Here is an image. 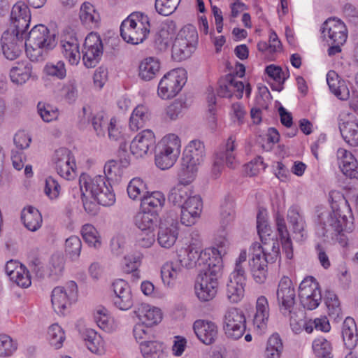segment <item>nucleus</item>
<instances>
[{"mask_svg": "<svg viewBox=\"0 0 358 358\" xmlns=\"http://www.w3.org/2000/svg\"><path fill=\"white\" fill-rule=\"evenodd\" d=\"M150 27V18L147 15L134 12L122 22L120 35L125 42L138 45L148 38Z\"/></svg>", "mask_w": 358, "mask_h": 358, "instance_id": "423d86ee", "label": "nucleus"}, {"mask_svg": "<svg viewBox=\"0 0 358 358\" xmlns=\"http://www.w3.org/2000/svg\"><path fill=\"white\" fill-rule=\"evenodd\" d=\"M55 45V34L50 33L45 25L38 24L29 32L25 41L26 54L31 61H41L48 51Z\"/></svg>", "mask_w": 358, "mask_h": 358, "instance_id": "20e7f679", "label": "nucleus"}, {"mask_svg": "<svg viewBox=\"0 0 358 358\" xmlns=\"http://www.w3.org/2000/svg\"><path fill=\"white\" fill-rule=\"evenodd\" d=\"M87 348L93 353L102 354L105 351V343L102 337L92 329H86L83 334Z\"/></svg>", "mask_w": 358, "mask_h": 358, "instance_id": "37998d69", "label": "nucleus"}, {"mask_svg": "<svg viewBox=\"0 0 358 358\" xmlns=\"http://www.w3.org/2000/svg\"><path fill=\"white\" fill-rule=\"evenodd\" d=\"M283 350L282 341L278 334L270 336L265 351L266 358H280Z\"/></svg>", "mask_w": 358, "mask_h": 358, "instance_id": "6e6d98bb", "label": "nucleus"}, {"mask_svg": "<svg viewBox=\"0 0 358 358\" xmlns=\"http://www.w3.org/2000/svg\"><path fill=\"white\" fill-rule=\"evenodd\" d=\"M5 271L10 280L21 287H28L31 280L26 268L14 260L7 262Z\"/></svg>", "mask_w": 358, "mask_h": 358, "instance_id": "a878e982", "label": "nucleus"}, {"mask_svg": "<svg viewBox=\"0 0 358 358\" xmlns=\"http://www.w3.org/2000/svg\"><path fill=\"white\" fill-rule=\"evenodd\" d=\"M327 82L332 93L339 99L346 100L349 98L350 92L343 81L339 80L338 74L334 71H329L327 75Z\"/></svg>", "mask_w": 358, "mask_h": 358, "instance_id": "79ce46f5", "label": "nucleus"}, {"mask_svg": "<svg viewBox=\"0 0 358 358\" xmlns=\"http://www.w3.org/2000/svg\"><path fill=\"white\" fill-rule=\"evenodd\" d=\"M322 34L327 43L344 44L348 38V29L345 23L336 17L329 18L323 23Z\"/></svg>", "mask_w": 358, "mask_h": 358, "instance_id": "a211bd4d", "label": "nucleus"}, {"mask_svg": "<svg viewBox=\"0 0 358 358\" xmlns=\"http://www.w3.org/2000/svg\"><path fill=\"white\" fill-rule=\"evenodd\" d=\"M198 42V34L196 28L187 24L178 33L172 46V57L181 61L190 57L194 51Z\"/></svg>", "mask_w": 358, "mask_h": 358, "instance_id": "1a4fd4ad", "label": "nucleus"}, {"mask_svg": "<svg viewBox=\"0 0 358 358\" xmlns=\"http://www.w3.org/2000/svg\"><path fill=\"white\" fill-rule=\"evenodd\" d=\"M114 296L113 303L114 306L121 310L130 309L134 303L130 286L122 279L115 280L113 285Z\"/></svg>", "mask_w": 358, "mask_h": 358, "instance_id": "4be33fe9", "label": "nucleus"}, {"mask_svg": "<svg viewBox=\"0 0 358 358\" xmlns=\"http://www.w3.org/2000/svg\"><path fill=\"white\" fill-rule=\"evenodd\" d=\"M193 329L199 341L206 345L213 343L218 336L217 324L209 320H196L194 322Z\"/></svg>", "mask_w": 358, "mask_h": 358, "instance_id": "393cba45", "label": "nucleus"}, {"mask_svg": "<svg viewBox=\"0 0 358 358\" xmlns=\"http://www.w3.org/2000/svg\"><path fill=\"white\" fill-rule=\"evenodd\" d=\"M275 222L277 231L282 241V249L287 258L291 259L293 257L292 243L284 217L279 212L275 215Z\"/></svg>", "mask_w": 358, "mask_h": 358, "instance_id": "f704fd0d", "label": "nucleus"}, {"mask_svg": "<svg viewBox=\"0 0 358 358\" xmlns=\"http://www.w3.org/2000/svg\"><path fill=\"white\" fill-rule=\"evenodd\" d=\"M203 203L198 195L189 198L180 207V222L185 226L194 225L199 219L202 211Z\"/></svg>", "mask_w": 358, "mask_h": 358, "instance_id": "5701e85b", "label": "nucleus"}, {"mask_svg": "<svg viewBox=\"0 0 358 358\" xmlns=\"http://www.w3.org/2000/svg\"><path fill=\"white\" fill-rule=\"evenodd\" d=\"M141 352L145 358H166L167 353L163 343L150 340L142 341L141 343Z\"/></svg>", "mask_w": 358, "mask_h": 358, "instance_id": "ea45409f", "label": "nucleus"}, {"mask_svg": "<svg viewBox=\"0 0 358 358\" xmlns=\"http://www.w3.org/2000/svg\"><path fill=\"white\" fill-rule=\"evenodd\" d=\"M48 340L55 349L62 348L65 340L64 331L57 324L51 325L48 331Z\"/></svg>", "mask_w": 358, "mask_h": 358, "instance_id": "13d9d810", "label": "nucleus"}, {"mask_svg": "<svg viewBox=\"0 0 358 358\" xmlns=\"http://www.w3.org/2000/svg\"><path fill=\"white\" fill-rule=\"evenodd\" d=\"M354 218L348 201L334 204L332 211H324L319 215V221L326 233L329 234L342 247L348 245V234L355 229Z\"/></svg>", "mask_w": 358, "mask_h": 358, "instance_id": "f257e3e1", "label": "nucleus"}, {"mask_svg": "<svg viewBox=\"0 0 358 358\" xmlns=\"http://www.w3.org/2000/svg\"><path fill=\"white\" fill-rule=\"evenodd\" d=\"M156 137L151 129L139 132L130 143V151L136 157H143L155 148Z\"/></svg>", "mask_w": 358, "mask_h": 358, "instance_id": "6ab92c4d", "label": "nucleus"}, {"mask_svg": "<svg viewBox=\"0 0 358 358\" xmlns=\"http://www.w3.org/2000/svg\"><path fill=\"white\" fill-rule=\"evenodd\" d=\"M246 276L245 270L234 269L229 276L226 294L232 303L240 301L244 296Z\"/></svg>", "mask_w": 358, "mask_h": 358, "instance_id": "aec40b11", "label": "nucleus"}, {"mask_svg": "<svg viewBox=\"0 0 358 358\" xmlns=\"http://www.w3.org/2000/svg\"><path fill=\"white\" fill-rule=\"evenodd\" d=\"M261 246L259 243H254L250 248V266L254 280L263 284L266 280L268 264L275 262L280 254L279 244L271 242Z\"/></svg>", "mask_w": 358, "mask_h": 358, "instance_id": "f03ea898", "label": "nucleus"}, {"mask_svg": "<svg viewBox=\"0 0 358 358\" xmlns=\"http://www.w3.org/2000/svg\"><path fill=\"white\" fill-rule=\"evenodd\" d=\"M315 355L319 358H333L331 343L323 337L315 338L312 345Z\"/></svg>", "mask_w": 358, "mask_h": 358, "instance_id": "864d4df0", "label": "nucleus"}, {"mask_svg": "<svg viewBox=\"0 0 358 358\" xmlns=\"http://www.w3.org/2000/svg\"><path fill=\"white\" fill-rule=\"evenodd\" d=\"M134 312L141 323L150 327L158 324L162 318L159 308L147 303L137 306Z\"/></svg>", "mask_w": 358, "mask_h": 358, "instance_id": "c85d7f7f", "label": "nucleus"}, {"mask_svg": "<svg viewBox=\"0 0 358 358\" xmlns=\"http://www.w3.org/2000/svg\"><path fill=\"white\" fill-rule=\"evenodd\" d=\"M165 196L159 191L148 192L141 199L140 209L156 213L162 209L165 203Z\"/></svg>", "mask_w": 358, "mask_h": 358, "instance_id": "72a5a7b5", "label": "nucleus"}, {"mask_svg": "<svg viewBox=\"0 0 358 358\" xmlns=\"http://www.w3.org/2000/svg\"><path fill=\"white\" fill-rule=\"evenodd\" d=\"M151 113L148 108L144 105L137 106L133 110L129 122L132 131H138L144 127L150 121Z\"/></svg>", "mask_w": 358, "mask_h": 358, "instance_id": "58836bf2", "label": "nucleus"}, {"mask_svg": "<svg viewBox=\"0 0 358 358\" xmlns=\"http://www.w3.org/2000/svg\"><path fill=\"white\" fill-rule=\"evenodd\" d=\"M257 231L261 238V246H264L265 244H271V242L278 243L271 237L272 229L268 224L266 213L260 211L257 215Z\"/></svg>", "mask_w": 358, "mask_h": 358, "instance_id": "8fccbe9b", "label": "nucleus"}, {"mask_svg": "<svg viewBox=\"0 0 358 358\" xmlns=\"http://www.w3.org/2000/svg\"><path fill=\"white\" fill-rule=\"evenodd\" d=\"M31 14L28 6L22 1L17 2L12 8L10 21L12 29L24 33L29 26Z\"/></svg>", "mask_w": 358, "mask_h": 358, "instance_id": "b1692460", "label": "nucleus"}, {"mask_svg": "<svg viewBox=\"0 0 358 358\" xmlns=\"http://www.w3.org/2000/svg\"><path fill=\"white\" fill-rule=\"evenodd\" d=\"M237 146L236 138L231 135L224 143L221 150L215 153L224 160V163L230 169H235L238 165L236 152Z\"/></svg>", "mask_w": 358, "mask_h": 358, "instance_id": "473e14b6", "label": "nucleus"}, {"mask_svg": "<svg viewBox=\"0 0 358 358\" xmlns=\"http://www.w3.org/2000/svg\"><path fill=\"white\" fill-rule=\"evenodd\" d=\"M152 327L145 325L141 322L136 324L133 329V334L136 341L140 344L142 341H150L154 338Z\"/></svg>", "mask_w": 358, "mask_h": 358, "instance_id": "69168bd1", "label": "nucleus"}, {"mask_svg": "<svg viewBox=\"0 0 358 358\" xmlns=\"http://www.w3.org/2000/svg\"><path fill=\"white\" fill-rule=\"evenodd\" d=\"M134 221L135 226L142 231H155L159 221L158 213L140 209Z\"/></svg>", "mask_w": 358, "mask_h": 358, "instance_id": "c9c22d12", "label": "nucleus"}, {"mask_svg": "<svg viewBox=\"0 0 358 358\" xmlns=\"http://www.w3.org/2000/svg\"><path fill=\"white\" fill-rule=\"evenodd\" d=\"M206 156L205 146L199 140H192L186 146L181 159L178 173L184 182H192L196 177L199 166Z\"/></svg>", "mask_w": 358, "mask_h": 358, "instance_id": "0eeeda50", "label": "nucleus"}, {"mask_svg": "<svg viewBox=\"0 0 358 358\" xmlns=\"http://www.w3.org/2000/svg\"><path fill=\"white\" fill-rule=\"evenodd\" d=\"M181 0H155L157 12L164 16L172 14L178 6Z\"/></svg>", "mask_w": 358, "mask_h": 358, "instance_id": "338daca9", "label": "nucleus"}, {"mask_svg": "<svg viewBox=\"0 0 358 358\" xmlns=\"http://www.w3.org/2000/svg\"><path fill=\"white\" fill-rule=\"evenodd\" d=\"M288 222L294 234V238L301 241L307 237L306 222L300 209L297 206H291L287 214Z\"/></svg>", "mask_w": 358, "mask_h": 358, "instance_id": "bb28decb", "label": "nucleus"}, {"mask_svg": "<svg viewBox=\"0 0 358 358\" xmlns=\"http://www.w3.org/2000/svg\"><path fill=\"white\" fill-rule=\"evenodd\" d=\"M301 304L308 310H314L322 301L321 291L315 279L309 276L303 279L299 287Z\"/></svg>", "mask_w": 358, "mask_h": 358, "instance_id": "ddd939ff", "label": "nucleus"}, {"mask_svg": "<svg viewBox=\"0 0 358 358\" xmlns=\"http://www.w3.org/2000/svg\"><path fill=\"white\" fill-rule=\"evenodd\" d=\"M340 131L344 141L351 146L358 145V121L355 119L340 124Z\"/></svg>", "mask_w": 358, "mask_h": 358, "instance_id": "a18cd8bd", "label": "nucleus"}, {"mask_svg": "<svg viewBox=\"0 0 358 358\" xmlns=\"http://www.w3.org/2000/svg\"><path fill=\"white\" fill-rule=\"evenodd\" d=\"M295 289L292 280L283 276L278 284L277 300L280 310L284 315L289 316L295 304Z\"/></svg>", "mask_w": 358, "mask_h": 358, "instance_id": "dca6fc26", "label": "nucleus"}, {"mask_svg": "<svg viewBox=\"0 0 358 358\" xmlns=\"http://www.w3.org/2000/svg\"><path fill=\"white\" fill-rule=\"evenodd\" d=\"M14 29L5 31L1 36V43L2 51L5 57L10 60H13L20 56L25 42L23 41V34Z\"/></svg>", "mask_w": 358, "mask_h": 358, "instance_id": "2eb2a0df", "label": "nucleus"}, {"mask_svg": "<svg viewBox=\"0 0 358 358\" xmlns=\"http://www.w3.org/2000/svg\"><path fill=\"white\" fill-rule=\"evenodd\" d=\"M159 147L180 155L181 140L177 134L169 133L162 138Z\"/></svg>", "mask_w": 358, "mask_h": 358, "instance_id": "680f3d73", "label": "nucleus"}, {"mask_svg": "<svg viewBox=\"0 0 358 358\" xmlns=\"http://www.w3.org/2000/svg\"><path fill=\"white\" fill-rule=\"evenodd\" d=\"M324 302L327 307L329 316L336 318L341 315V308L340 302L337 296L333 292H326Z\"/></svg>", "mask_w": 358, "mask_h": 358, "instance_id": "e2e57ef3", "label": "nucleus"}, {"mask_svg": "<svg viewBox=\"0 0 358 358\" xmlns=\"http://www.w3.org/2000/svg\"><path fill=\"white\" fill-rule=\"evenodd\" d=\"M53 162L57 173L66 180H72L76 176V161L74 157L67 148L57 150L53 157Z\"/></svg>", "mask_w": 358, "mask_h": 358, "instance_id": "f3484780", "label": "nucleus"}, {"mask_svg": "<svg viewBox=\"0 0 358 358\" xmlns=\"http://www.w3.org/2000/svg\"><path fill=\"white\" fill-rule=\"evenodd\" d=\"M31 66L27 62H21L12 67L10 71V80L17 85L24 84L31 77Z\"/></svg>", "mask_w": 358, "mask_h": 358, "instance_id": "c03bdc74", "label": "nucleus"}, {"mask_svg": "<svg viewBox=\"0 0 358 358\" xmlns=\"http://www.w3.org/2000/svg\"><path fill=\"white\" fill-rule=\"evenodd\" d=\"M174 36V30L167 24L162 25L155 36V47L159 51H165Z\"/></svg>", "mask_w": 358, "mask_h": 358, "instance_id": "09e8293b", "label": "nucleus"}, {"mask_svg": "<svg viewBox=\"0 0 358 358\" xmlns=\"http://www.w3.org/2000/svg\"><path fill=\"white\" fill-rule=\"evenodd\" d=\"M37 108L41 117L45 122H49L55 120L59 116L58 109L50 104L39 103Z\"/></svg>", "mask_w": 358, "mask_h": 358, "instance_id": "774afa93", "label": "nucleus"}, {"mask_svg": "<svg viewBox=\"0 0 358 358\" xmlns=\"http://www.w3.org/2000/svg\"><path fill=\"white\" fill-rule=\"evenodd\" d=\"M61 52L72 66H76L80 60L79 40L73 31H66L60 41Z\"/></svg>", "mask_w": 358, "mask_h": 358, "instance_id": "412c9836", "label": "nucleus"}, {"mask_svg": "<svg viewBox=\"0 0 358 358\" xmlns=\"http://www.w3.org/2000/svg\"><path fill=\"white\" fill-rule=\"evenodd\" d=\"M342 334L345 345L348 348L352 349L357 345L358 334L354 319L347 317L345 320L343 325Z\"/></svg>", "mask_w": 358, "mask_h": 358, "instance_id": "de8ad7c7", "label": "nucleus"}, {"mask_svg": "<svg viewBox=\"0 0 358 358\" xmlns=\"http://www.w3.org/2000/svg\"><path fill=\"white\" fill-rule=\"evenodd\" d=\"M78 298V287L74 281L68 282L64 287H57L52 292L51 302L55 311L63 315Z\"/></svg>", "mask_w": 358, "mask_h": 358, "instance_id": "f8f14e48", "label": "nucleus"}, {"mask_svg": "<svg viewBox=\"0 0 358 358\" xmlns=\"http://www.w3.org/2000/svg\"><path fill=\"white\" fill-rule=\"evenodd\" d=\"M220 251L215 248H210L202 250L198 243H191L186 248H181L178 251L177 260L184 268L190 269L200 267V271L208 266L219 255Z\"/></svg>", "mask_w": 358, "mask_h": 358, "instance_id": "6e6552de", "label": "nucleus"}, {"mask_svg": "<svg viewBox=\"0 0 358 358\" xmlns=\"http://www.w3.org/2000/svg\"><path fill=\"white\" fill-rule=\"evenodd\" d=\"M82 236L85 242L92 247L98 248L101 246V241L97 230L90 224L83 226L81 230Z\"/></svg>", "mask_w": 358, "mask_h": 358, "instance_id": "bf43d9fd", "label": "nucleus"}, {"mask_svg": "<svg viewBox=\"0 0 358 358\" xmlns=\"http://www.w3.org/2000/svg\"><path fill=\"white\" fill-rule=\"evenodd\" d=\"M103 53L102 42L99 35L91 32L85 38L83 49V62L87 68H94Z\"/></svg>", "mask_w": 358, "mask_h": 358, "instance_id": "4468645a", "label": "nucleus"}, {"mask_svg": "<svg viewBox=\"0 0 358 358\" xmlns=\"http://www.w3.org/2000/svg\"><path fill=\"white\" fill-rule=\"evenodd\" d=\"M186 74L183 69H176L166 73L158 85L159 96L162 99H170L176 96L187 82Z\"/></svg>", "mask_w": 358, "mask_h": 358, "instance_id": "9d476101", "label": "nucleus"}, {"mask_svg": "<svg viewBox=\"0 0 358 358\" xmlns=\"http://www.w3.org/2000/svg\"><path fill=\"white\" fill-rule=\"evenodd\" d=\"M82 249V242L77 236H71L65 241V252L69 258L76 261L80 257Z\"/></svg>", "mask_w": 358, "mask_h": 358, "instance_id": "4d7b16f0", "label": "nucleus"}, {"mask_svg": "<svg viewBox=\"0 0 358 358\" xmlns=\"http://www.w3.org/2000/svg\"><path fill=\"white\" fill-rule=\"evenodd\" d=\"M337 159L343 173L350 178H358V162L355 156L344 148L337 150Z\"/></svg>", "mask_w": 358, "mask_h": 358, "instance_id": "cd10ccee", "label": "nucleus"}, {"mask_svg": "<svg viewBox=\"0 0 358 358\" xmlns=\"http://www.w3.org/2000/svg\"><path fill=\"white\" fill-rule=\"evenodd\" d=\"M160 69V63L155 57L144 59L139 65V76L141 79L149 81L153 79Z\"/></svg>", "mask_w": 358, "mask_h": 358, "instance_id": "49530a36", "label": "nucleus"}, {"mask_svg": "<svg viewBox=\"0 0 358 358\" xmlns=\"http://www.w3.org/2000/svg\"><path fill=\"white\" fill-rule=\"evenodd\" d=\"M186 108L185 101L182 99H176L165 108L163 118L167 122L175 121L182 115Z\"/></svg>", "mask_w": 358, "mask_h": 358, "instance_id": "5fc2aeb1", "label": "nucleus"}, {"mask_svg": "<svg viewBox=\"0 0 358 358\" xmlns=\"http://www.w3.org/2000/svg\"><path fill=\"white\" fill-rule=\"evenodd\" d=\"M222 268V259L217 256L208 263V266L200 271L195 285V294L201 301L212 300L217 291V279L220 276Z\"/></svg>", "mask_w": 358, "mask_h": 358, "instance_id": "39448f33", "label": "nucleus"}, {"mask_svg": "<svg viewBox=\"0 0 358 358\" xmlns=\"http://www.w3.org/2000/svg\"><path fill=\"white\" fill-rule=\"evenodd\" d=\"M183 268L177 259L166 262L161 268V276L164 284L168 287L173 286L182 273Z\"/></svg>", "mask_w": 358, "mask_h": 358, "instance_id": "4c0bfd02", "label": "nucleus"}, {"mask_svg": "<svg viewBox=\"0 0 358 358\" xmlns=\"http://www.w3.org/2000/svg\"><path fill=\"white\" fill-rule=\"evenodd\" d=\"M191 182H184L179 177V182L172 187L168 194V201L175 206L180 208L189 200V198L193 196L192 191L189 185Z\"/></svg>", "mask_w": 358, "mask_h": 358, "instance_id": "7c9ffc66", "label": "nucleus"}, {"mask_svg": "<svg viewBox=\"0 0 358 358\" xmlns=\"http://www.w3.org/2000/svg\"><path fill=\"white\" fill-rule=\"evenodd\" d=\"M179 234L177 222H172L169 225L162 224L157 234L158 243L164 248H171L176 243Z\"/></svg>", "mask_w": 358, "mask_h": 358, "instance_id": "2f4dec72", "label": "nucleus"}, {"mask_svg": "<svg viewBox=\"0 0 358 358\" xmlns=\"http://www.w3.org/2000/svg\"><path fill=\"white\" fill-rule=\"evenodd\" d=\"M180 155L159 147L155 155V164L162 170H166L172 167L178 160Z\"/></svg>", "mask_w": 358, "mask_h": 358, "instance_id": "3c124183", "label": "nucleus"}, {"mask_svg": "<svg viewBox=\"0 0 358 358\" xmlns=\"http://www.w3.org/2000/svg\"><path fill=\"white\" fill-rule=\"evenodd\" d=\"M79 184L83 196H90L103 206H110L115 203V194L106 176L91 177L83 173L80 176Z\"/></svg>", "mask_w": 358, "mask_h": 358, "instance_id": "7ed1b4c3", "label": "nucleus"}, {"mask_svg": "<svg viewBox=\"0 0 358 358\" xmlns=\"http://www.w3.org/2000/svg\"><path fill=\"white\" fill-rule=\"evenodd\" d=\"M79 17L82 24L89 29H95L99 24V13L89 2H84L81 5Z\"/></svg>", "mask_w": 358, "mask_h": 358, "instance_id": "e433bc0d", "label": "nucleus"}, {"mask_svg": "<svg viewBox=\"0 0 358 358\" xmlns=\"http://www.w3.org/2000/svg\"><path fill=\"white\" fill-rule=\"evenodd\" d=\"M21 219L24 227L31 231H36L40 229L43 222L41 213L32 206L22 210Z\"/></svg>", "mask_w": 358, "mask_h": 358, "instance_id": "a19ab883", "label": "nucleus"}, {"mask_svg": "<svg viewBox=\"0 0 358 358\" xmlns=\"http://www.w3.org/2000/svg\"><path fill=\"white\" fill-rule=\"evenodd\" d=\"M44 72L49 76L55 77L57 79L63 80L66 76V69L65 63L62 60L57 61L55 63H48L44 67Z\"/></svg>", "mask_w": 358, "mask_h": 358, "instance_id": "052dcab7", "label": "nucleus"}, {"mask_svg": "<svg viewBox=\"0 0 358 358\" xmlns=\"http://www.w3.org/2000/svg\"><path fill=\"white\" fill-rule=\"evenodd\" d=\"M269 316V306L267 299L264 296L257 298L256 302V313L253 319V324L258 334L264 332L267 327Z\"/></svg>", "mask_w": 358, "mask_h": 358, "instance_id": "c756f323", "label": "nucleus"}, {"mask_svg": "<svg viewBox=\"0 0 358 358\" xmlns=\"http://www.w3.org/2000/svg\"><path fill=\"white\" fill-rule=\"evenodd\" d=\"M17 343L6 334L0 335V357L11 356L17 350Z\"/></svg>", "mask_w": 358, "mask_h": 358, "instance_id": "0e129e2a", "label": "nucleus"}, {"mask_svg": "<svg viewBox=\"0 0 358 358\" xmlns=\"http://www.w3.org/2000/svg\"><path fill=\"white\" fill-rule=\"evenodd\" d=\"M127 191L131 199L141 201V199L148 192V185L142 178L135 177L128 183Z\"/></svg>", "mask_w": 358, "mask_h": 358, "instance_id": "603ef678", "label": "nucleus"}, {"mask_svg": "<svg viewBox=\"0 0 358 358\" xmlns=\"http://www.w3.org/2000/svg\"><path fill=\"white\" fill-rule=\"evenodd\" d=\"M223 330L228 338L238 340L243 336L246 329L244 313L236 308H229L224 313Z\"/></svg>", "mask_w": 358, "mask_h": 358, "instance_id": "9b49d317", "label": "nucleus"}]
</instances>
